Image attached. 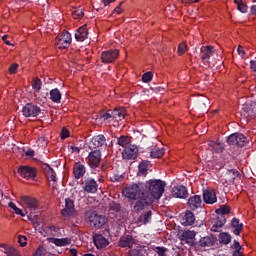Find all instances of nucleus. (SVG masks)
<instances>
[{
    "label": "nucleus",
    "instance_id": "53",
    "mask_svg": "<svg viewBox=\"0 0 256 256\" xmlns=\"http://www.w3.org/2000/svg\"><path fill=\"white\" fill-rule=\"evenodd\" d=\"M17 69H19V64L14 63L9 67V73L14 75V73H17Z\"/></svg>",
    "mask_w": 256,
    "mask_h": 256
},
{
    "label": "nucleus",
    "instance_id": "63",
    "mask_svg": "<svg viewBox=\"0 0 256 256\" xmlns=\"http://www.w3.org/2000/svg\"><path fill=\"white\" fill-rule=\"evenodd\" d=\"M233 256H243V252L241 250H235Z\"/></svg>",
    "mask_w": 256,
    "mask_h": 256
},
{
    "label": "nucleus",
    "instance_id": "22",
    "mask_svg": "<svg viewBox=\"0 0 256 256\" xmlns=\"http://www.w3.org/2000/svg\"><path fill=\"white\" fill-rule=\"evenodd\" d=\"M43 169L48 181L54 185V183L57 181V174L55 173V170H53L52 167L47 164L44 165Z\"/></svg>",
    "mask_w": 256,
    "mask_h": 256
},
{
    "label": "nucleus",
    "instance_id": "21",
    "mask_svg": "<svg viewBox=\"0 0 256 256\" xmlns=\"http://www.w3.org/2000/svg\"><path fill=\"white\" fill-rule=\"evenodd\" d=\"M213 55H215V48L213 46H206L201 49L202 61H209Z\"/></svg>",
    "mask_w": 256,
    "mask_h": 256
},
{
    "label": "nucleus",
    "instance_id": "48",
    "mask_svg": "<svg viewBox=\"0 0 256 256\" xmlns=\"http://www.w3.org/2000/svg\"><path fill=\"white\" fill-rule=\"evenodd\" d=\"M187 52V44L185 42H182L178 46V55H183Z\"/></svg>",
    "mask_w": 256,
    "mask_h": 256
},
{
    "label": "nucleus",
    "instance_id": "49",
    "mask_svg": "<svg viewBox=\"0 0 256 256\" xmlns=\"http://www.w3.org/2000/svg\"><path fill=\"white\" fill-rule=\"evenodd\" d=\"M153 79V74L151 72H146L142 76V81L144 83H149Z\"/></svg>",
    "mask_w": 256,
    "mask_h": 256
},
{
    "label": "nucleus",
    "instance_id": "38",
    "mask_svg": "<svg viewBox=\"0 0 256 256\" xmlns=\"http://www.w3.org/2000/svg\"><path fill=\"white\" fill-rule=\"evenodd\" d=\"M219 241L220 243H223L224 245H229L231 243V235L229 233H220L219 235Z\"/></svg>",
    "mask_w": 256,
    "mask_h": 256
},
{
    "label": "nucleus",
    "instance_id": "43",
    "mask_svg": "<svg viewBox=\"0 0 256 256\" xmlns=\"http://www.w3.org/2000/svg\"><path fill=\"white\" fill-rule=\"evenodd\" d=\"M153 213L151 211L146 212L144 215L140 216V221L143 222L144 225H147L151 221Z\"/></svg>",
    "mask_w": 256,
    "mask_h": 256
},
{
    "label": "nucleus",
    "instance_id": "33",
    "mask_svg": "<svg viewBox=\"0 0 256 256\" xmlns=\"http://www.w3.org/2000/svg\"><path fill=\"white\" fill-rule=\"evenodd\" d=\"M28 219L33 223L36 229H41V226L43 225V220L37 217V213L28 215Z\"/></svg>",
    "mask_w": 256,
    "mask_h": 256
},
{
    "label": "nucleus",
    "instance_id": "17",
    "mask_svg": "<svg viewBox=\"0 0 256 256\" xmlns=\"http://www.w3.org/2000/svg\"><path fill=\"white\" fill-rule=\"evenodd\" d=\"M98 188L99 185H97L95 179L88 178L84 181V191H86V193H97Z\"/></svg>",
    "mask_w": 256,
    "mask_h": 256
},
{
    "label": "nucleus",
    "instance_id": "32",
    "mask_svg": "<svg viewBox=\"0 0 256 256\" xmlns=\"http://www.w3.org/2000/svg\"><path fill=\"white\" fill-rule=\"evenodd\" d=\"M224 225H225V219L223 217L216 218L213 221V225L211 227V231H213L214 233H217L219 231V229H221V227H223Z\"/></svg>",
    "mask_w": 256,
    "mask_h": 256
},
{
    "label": "nucleus",
    "instance_id": "23",
    "mask_svg": "<svg viewBox=\"0 0 256 256\" xmlns=\"http://www.w3.org/2000/svg\"><path fill=\"white\" fill-rule=\"evenodd\" d=\"M237 177H239V172L237 170H228L224 175V182L226 185H231Z\"/></svg>",
    "mask_w": 256,
    "mask_h": 256
},
{
    "label": "nucleus",
    "instance_id": "55",
    "mask_svg": "<svg viewBox=\"0 0 256 256\" xmlns=\"http://www.w3.org/2000/svg\"><path fill=\"white\" fill-rule=\"evenodd\" d=\"M139 173H141L142 175H145V173H147V167H145L143 164H140Z\"/></svg>",
    "mask_w": 256,
    "mask_h": 256
},
{
    "label": "nucleus",
    "instance_id": "42",
    "mask_svg": "<svg viewBox=\"0 0 256 256\" xmlns=\"http://www.w3.org/2000/svg\"><path fill=\"white\" fill-rule=\"evenodd\" d=\"M217 215H229L231 213V208L229 206H221L220 208L216 209Z\"/></svg>",
    "mask_w": 256,
    "mask_h": 256
},
{
    "label": "nucleus",
    "instance_id": "45",
    "mask_svg": "<svg viewBox=\"0 0 256 256\" xmlns=\"http://www.w3.org/2000/svg\"><path fill=\"white\" fill-rule=\"evenodd\" d=\"M41 85H42L41 79H39V78L34 79V81L32 82V87H33L34 91H36L37 93H38V91L41 90Z\"/></svg>",
    "mask_w": 256,
    "mask_h": 256
},
{
    "label": "nucleus",
    "instance_id": "60",
    "mask_svg": "<svg viewBox=\"0 0 256 256\" xmlns=\"http://www.w3.org/2000/svg\"><path fill=\"white\" fill-rule=\"evenodd\" d=\"M25 155H26L27 157H34V156H35V151H33V150H27V151L25 152Z\"/></svg>",
    "mask_w": 256,
    "mask_h": 256
},
{
    "label": "nucleus",
    "instance_id": "2",
    "mask_svg": "<svg viewBox=\"0 0 256 256\" xmlns=\"http://www.w3.org/2000/svg\"><path fill=\"white\" fill-rule=\"evenodd\" d=\"M21 203L26 215H35V213H39V201H37V199L30 196H22Z\"/></svg>",
    "mask_w": 256,
    "mask_h": 256
},
{
    "label": "nucleus",
    "instance_id": "39",
    "mask_svg": "<svg viewBox=\"0 0 256 256\" xmlns=\"http://www.w3.org/2000/svg\"><path fill=\"white\" fill-rule=\"evenodd\" d=\"M4 253L7 256H21V252H19V250H17V248H14V247L5 248Z\"/></svg>",
    "mask_w": 256,
    "mask_h": 256
},
{
    "label": "nucleus",
    "instance_id": "37",
    "mask_svg": "<svg viewBox=\"0 0 256 256\" xmlns=\"http://www.w3.org/2000/svg\"><path fill=\"white\" fill-rule=\"evenodd\" d=\"M8 207H10V209H12L16 215H20V217H25L27 215V212H25V210L20 209L13 202H9Z\"/></svg>",
    "mask_w": 256,
    "mask_h": 256
},
{
    "label": "nucleus",
    "instance_id": "52",
    "mask_svg": "<svg viewBox=\"0 0 256 256\" xmlns=\"http://www.w3.org/2000/svg\"><path fill=\"white\" fill-rule=\"evenodd\" d=\"M18 243L20 247H26L27 246V237L26 236H19L18 237Z\"/></svg>",
    "mask_w": 256,
    "mask_h": 256
},
{
    "label": "nucleus",
    "instance_id": "35",
    "mask_svg": "<svg viewBox=\"0 0 256 256\" xmlns=\"http://www.w3.org/2000/svg\"><path fill=\"white\" fill-rule=\"evenodd\" d=\"M232 227H234V235H240L243 230V224L239 223V219L233 218L231 221Z\"/></svg>",
    "mask_w": 256,
    "mask_h": 256
},
{
    "label": "nucleus",
    "instance_id": "62",
    "mask_svg": "<svg viewBox=\"0 0 256 256\" xmlns=\"http://www.w3.org/2000/svg\"><path fill=\"white\" fill-rule=\"evenodd\" d=\"M8 35H4L3 37H2V40L4 41V43L6 44V45H11V42H9L7 39H8Z\"/></svg>",
    "mask_w": 256,
    "mask_h": 256
},
{
    "label": "nucleus",
    "instance_id": "34",
    "mask_svg": "<svg viewBox=\"0 0 256 256\" xmlns=\"http://www.w3.org/2000/svg\"><path fill=\"white\" fill-rule=\"evenodd\" d=\"M50 99L53 103H61V91L59 89H52L50 91Z\"/></svg>",
    "mask_w": 256,
    "mask_h": 256
},
{
    "label": "nucleus",
    "instance_id": "58",
    "mask_svg": "<svg viewBox=\"0 0 256 256\" xmlns=\"http://www.w3.org/2000/svg\"><path fill=\"white\" fill-rule=\"evenodd\" d=\"M237 51H238V55H240V57H243L245 55V50L243 49L242 46H239Z\"/></svg>",
    "mask_w": 256,
    "mask_h": 256
},
{
    "label": "nucleus",
    "instance_id": "1",
    "mask_svg": "<svg viewBox=\"0 0 256 256\" xmlns=\"http://www.w3.org/2000/svg\"><path fill=\"white\" fill-rule=\"evenodd\" d=\"M165 182L159 179L149 180L145 183L132 184L122 190V195L128 201H136L133 209L136 213L149 207L155 199L163 197L165 193Z\"/></svg>",
    "mask_w": 256,
    "mask_h": 256
},
{
    "label": "nucleus",
    "instance_id": "9",
    "mask_svg": "<svg viewBox=\"0 0 256 256\" xmlns=\"http://www.w3.org/2000/svg\"><path fill=\"white\" fill-rule=\"evenodd\" d=\"M227 143L229 145H237V147H245V143H247V138L243 134L234 133L228 137Z\"/></svg>",
    "mask_w": 256,
    "mask_h": 256
},
{
    "label": "nucleus",
    "instance_id": "10",
    "mask_svg": "<svg viewBox=\"0 0 256 256\" xmlns=\"http://www.w3.org/2000/svg\"><path fill=\"white\" fill-rule=\"evenodd\" d=\"M17 173L20 175V177H23V179H35V176L37 175L35 168L30 166L18 167Z\"/></svg>",
    "mask_w": 256,
    "mask_h": 256
},
{
    "label": "nucleus",
    "instance_id": "16",
    "mask_svg": "<svg viewBox=\"0 0 256 256\" xmlns=\"http://www.w3.org/2000/svg\"><path fill=\"white\" fill-rule=\"evenodd\" d=\"M90 147H92L93 149H97L99 147H107V140L105 139V136H94L91 139Z\"/></svg>",
    "mask_w": 256,
    "mask_h": 256
},
{
    "label": "nucleus",
    "instance_id": "30",
    "mask_svg": "<svg viewBox=\"0 0 256 256\" xmlns=\"http://www.w3.org/2000/svg\"><path fill=\"white\" fill-rule=\"evenodd\" d=\"M208 145L210 151H213L214 153H223V149H225L223 143L220 142L210 141Z\"/></svg>",
    "mask_w": 256,
    "mask_h": 256
},
{
    "label": "nucleus",
    "instance_id": "28",
    "mask_svg": "<svg viewBox=\"0 0 256 256\" xmlns=\"http://www.w3.org/2000/svg\"><path fill=\"white\" fill-rule=\"evenodd\" d=\"M195 223V215L191 211H187L184 218L182 219V225L189 227Z\"/></svg>",
    "mask_w": 256,
    "mask_h": 256
},
{
    "label": "nucleus",
    "instance_id": "36",
    "mask_svg": "<svg viewBox=\"0 0 256 256\" xmlns=\"http://www.w3.org/2000/svg\"><path fill=\"white\" fill-rule=\"evenodd\" d=\"M164 154H165V149L153 148L150 152V157H152V159H159L160 157H163Z\"/></svg>",
    "mask_w": 256,
    "mask_h": 256
},
{
    "label": "nucleus",
    "instance_id": "13",
    "mask_svg": "<svg viewBox=\"0 0 256 256\" xmlns=\"http://www.w3.org/2000/svg\"><path fill=\"white\" fill-rule=\"evenodd\" d=\"M119 57V50H108L101 54L102 63H113Z\"/></svg>",
    "mask_w": 256,
    "mask_h": 256
},
{
    "label": "nucleus",
    "instance_id": "61",
    "mask_svg": "<svg viewBox=\"0 0 256 256\" xmlns=\"http://www.w3.org/2000/svg\"><path fill=\"white\" fill-rule=\"evenodd\" d=\"M250 13H251L252 15H255V17H256V5H252V6H251V8H250Z\"/></svg>",
    "mask_w": 256,
    "mask_h": 256
},
{
    "label": "nucleus",
    "instance_id": "24",
    "mask_svg": "<svg viewBox=\"0 0 256 256\" xmlns=\"http://www.w3.org/2000/svg\"><path fill=\"white\" fill-rule=\"evenodd\" d=\"M89 32L87 31V25L81 26L75 33L76 41L83 42L87 39Z\"/></svg>",
    "mask_w": 256,
    "mask_h": 256
},
{
    "label": "nucleus",
    "instance_id": "5",
    "mask_svg": "<svg viewBox=\"0 0 256 256\" xmlns=\"http://www.w3.org/2000/svg\"><path fill=\"white\" fill-rule=\"evenodd\" d=\"M255 113H256V103L246 102L242 106L240 115L244 119V121L248 123L249 119H253V116L255 115Z\"/></svg>",
    "mask_w": 256,
    "mask_h": 256
},
{
    "label": "nucleus",
    "instance_id": "57",
    "mask_svg": "<svg viewBox=\"0 0 256 256\" xmlns=\"http://www.w3.org/2000/svg\"><path fill=\"white\" fill-rule=\"evenodd\" d=\"M250 67L256 73V58L250 62Z\"/></svg>",
    "mask_w": 256,
    "mask_h": 256
},
{
    "label": "nucleus",
    "instance_id": "4",
    "mask_svg": "<svg viewBox=\"0 0 256 256\" xmlns=\"http://www.w3.org/2000/svg\"><path fill=\"white\" fill-rule=\"evenodd\" d=\"M71 34L67 31L61 32L54 40L56 49H68L71 46Z\"/></svg>",
    "mask_w": 256,
    "mask_h": 256
},
{
    "label": "nucleus",
    "instance_id": "46",
    "mask_svg": "<svg viewBox=\"0 0 256 256\" xmlns=\"http://www.w3.org/2000/svg\"><path fill=\"white\" fill-rule=\"evenodd\" d=\"M33 256H47V250L43 246H39Z\"/></svg>",
    "mask_w": 256,
    "mask_h": 256
},
{
    "label": "nucleus",
    "instance_id": "20",
    "mask_svg": "<svg viewBox=\"0 0 256 256\" xmlns=\"http://www.w3.org/2000/svg\"><path fill=\"white\" fill-rule=\"evenodd\" d=\"M49 243H53L56 247H67L71 245V238H48Z\"/></svg>",
    "mask_w": 256,
    "mask_h": 256
},
{
    "label": "nucleus",
    "instance_id": "64",
    "mask_svg": "<svg viewBox=\"0 0 256 256\" xmlns=\"http://www.w3.org/2000/svg\"><path fill=\"white\" fill-rule=\"evenodd\" d=\"M201 103H203V105H208V103H209V99H208V98H206V97H202V99H201Z\"/></svg>",
    "mask_w": 256,
    "mask_h": 256
},
{
    "label": "nucleus",
    "instance_id": "41",
    "mask_svg": "<svg viewBox=\"0 0 256 256\" xmlns=\"http://www.w3.org/2000/svg\"><path fill=\"white\" fill-rule=\"evenodd\" d=\"M234 3L237 5V9L240 13H247V5L243 3V0H234Z\"/></svg>",
    "mask_w": 256,
    "mask_h": 256
},
{
    "label": "nucleus",
    "instance_id": "15",
    "mask_svg": "<svg viewBox=\"0 0 256 256\" xmlns=\"http://www.w3.org/2000/svg\"><path fill=\"white\" fill-rule=\"evenodd\" d=\"M168 249L161 246L148 247V256H167Z\"/></svg>",
    "mask_w": 256,
    "mask_h": 256
},
{
    "label": "nucleus",
    "instance_id": "26",
    "mask_svg": "<svg viewBox=\"0 0 256 256\" xmlns=\"http://www.w3.org/2000/svg\"><path fill=\"white\" fill-rule=\"evenodd\" d=\"M125 115H127V110L123 107L116 108L112 111V119H115V121H123Z\"/></svg>",
    "mask_w": 256,
    "mask_h": 256
},
{
    "label": "nucleus",
    "instance_id": "27",
    "mask_svg": "<svg viewBox=\"0 0 256 256\" xmlns=\"http://www.w3.org/2000/svg\"><path fill=\"white\" fill-rule=\"evenodd\" d=\"M201 196L195 195L188 199V206L192 211H195V209H199L201 207Z\"/></svg>",
    "mask_w": 256,
    "mask_h": 256
},
{
    "label": "nucleus",
    "instance_id": "25",
    "mask_svg": "<svg viewBox=\"0 0 256 256\" xmlns=\"http://www.w3.org/2000/svg\"><path fill=\"white\" fill-rule=\"evenodd\" d=\"M172 195L178 199H185L187 197V188L185 186H176L172 190Z\"/></svg>",
    "mask_w": 256,
    "mask_h": 256
},
{
    "label": "nucleus",
    "instance_id": "7",
    "mask_svg": "<svg viewBox=\"0 0 256 256\" xmlns=\"http://www.w3.org/2000/svg\"><path fill=\"white\" fill-rule=\"evenodd\" d=\"M137 153H139V148L135 145H129L122 151V159L133 161V159H137Z\"/></svg>",
    "mask_w": 256,
    "mask_h": 256
},
{
    "label": "nucleus",
    "instance_id": "40",
    "mask_svg": "<svg viewBox=\"0 0 256 256\" xmlns=\"http://www.w3.org/2000/svg\"><path fill=\"white\" fill-rule=\"evenodd\" d=\"M131 143V139L127 136H121L117 139V145L120 147H127Z\"/></svg>",
    "mask_w": 256,
    "mask_h": 256
},
{
    "label": "nucleus",
    "instance_id": "6",
    "mask_svg": "<svg viewBox=\"0 0 256 256\" xmlns=\"http://www.w3.org/2000/svg\"><path fill=\"white\" fill-rule=\"evenodd\" d=\"M61 215L64 219H70V217H75V202L71 198L65 199V207L61 211Z\"/></svg>",
    "mask_w": 256,
    "mask_h": 256
},
{
    "label": "nucleus",
    "instance_id": "47",
    "mask_svg": "<svg viewBox=\"0 0 256 256\" xmlns=\"http://www.w3.org/2000/svg\"><path fill=\"white\" fill-rule=\"evenodd\" d=\"M84 15L82 9H77L72 12L73 19H83Z\"/></svg>",
    "mask_w": 256,
    "mask_h": 256
},
{
    "label": "nucleus",
    "instance_id": "3",
    "mask_svg": "<svg viewBox=\"0 0 256 256\" xmlns=\"http://www.w3.org/2000/svg\"><path fill=\"white\" fill-rule=\"evenodd\" d=\"M86 219L90 227H94V229H101L107 223V218L97 214L95 211L86 212Z\"/></svg>",
    "mask_w": 256,
    "mask_h": 256
},
{
    "label": "nucleus",
    "instance_id": "56",
    "mask_svg": "<svg viewBox=\"0 0 256 256\" xmlns=\"http://www.w3.org/2000/svg\"><path fill=\"white\" fill-rule=\"evenodd\" d=\"M234 249H235V251H242L243 247L241 246V244L238 241H235Z\"/></svg>",
    "mask_w": 256,
    "mask_h": 256
},
{
    "label": "nucleus",
    "instance_id": "59",
    "mask_svg": "<svg viewBox=\"0 0 256 256\" xmlns=\"http://www.w3.org/2000/svg\"><path fill=\"white\" fill-rule=\"evenodd\" d=\"M113 118V112H107L103 115V119L107 120V119H112Z\"/></svg>",
    "mask_w": 256,
    "mask_h": 256
},
{
    "label": "nucleus",
    "instance_id": "50",
    "mask_svg": "<svg viewBox=\"0 0 256 256\" xmlns=\"http://www.w3.org/2000/svg\"><path fill=\"white\" fill-rule=\"evenodd\" d=\"M122 13H123V2H120L119 5L112 12V15H121Z\"/></svg>",
    "mask_w": 256,
    "mask_h": 256
},
{
    "label": "nucleus",
    "instance_id": "18",
    "mask_svg": "<svg viewBox=\"0 0 256 256\" xmlns=\"http://www.w3.org/2000/svg\"><path fill=\"white\" fill-rule=\"evenodd\" d=\"M203 200L207 205H213V203H217V194L214 190H206L203 192Z\"/></svg>",
    "mask_w": 256,
    "mask_h": 256
},
{
    "label": "nucleus",
    "instance_id": "19",
    "mask_svg": "<svg viewBox=\"0 0 256 256\" xmlns=\"http://www.w3.org/2000/svg\"><path fill=\"white\" fill-rule=\"evenodd\" d=\"M85 173H87L85 165L81 164V162H77L73 167V175L75 179H81V177L85 176Z\"/></svg>",
    "mask_w": 256,
    "mask_h": 256
},
{
    "label": "nucleus",
    "instance_id": "11",
    "mask_svg": "<svg viewBox=\"0 0 256 256\" xmlns=\"http://www.w3.org/2000/svg\"><path fill=\"white\" fill-rule=\"evenodd\" d=\"M101 164V151L94 150L88 155V165L91 169H97V167Z\"/></svg>",
    "mask_w": 256,
    "mask_h": 256
},
{
    "label": "nucleus",
    "instance_id": "12",
    "mask_svg": "<svg viewBox=\"0 0 256 256\" xmlns=\"http://www.w3.org/2000/svg\"><path fill=\"white\" fill-rule=\"evenodd\" d=\"M197 233L193 230H184L179 233V239L182 243H187V245H193L195 243V236Z\"/></svg>",
    "mask_w": 256,
    "mask_h": 256
},
{
    "label": "nucleus",
    "instance_id": "29",
    "mask_svg": "<svg viewBox=\"0 0 256 256\" xmlns=\"http://www.w3.org/2000/svg\"><path fill=\"white\" fill-rule=\"evenodd\" d=\"M148 253V248L139 246L136 249L130 250L129 256H148Z\"/></svg>",
    "mask_w": 256,
    "mask_h": 256
},
{
    "label": "nucleus",
    "instance_id": "14",
    "mask_svg": "<svg viewBox=\"0 0 256 256\" xmlns=\"http://www.w3.org/2000/svg\"><path fill=\"white\" fill-rule=\"evenodd\" d=\"M93 243L96 249H105L109 245V239L101 234H95L93 236Z\"/></svg>",
    "mask_w": 256,
    "mask_h": 256
},
{
    "label": "nucleus",
    "instance_id": "54",
    "mask_svg": "<svg viewBox=\"0 0 256 256\" xmlns=\"http://www.w3.org/2000/svg\"><path fill=\"white\" fill-rule=\"evenodd\" d=\"M61 137L62 139H67V137H69V130L63 128L61 132Z\"/></svg>",
    "mask_w": 256,
    "mask_h": 256
},
{
    "label": "nucleus",
    "instance_id": "51",
    "mask_svg": "<svg viewBox=\"0 0 256 256\" xmlns=\"http://www.w3.org/2000/svg\"><path fill=\"white\" fill-rule=\"evenodd\" d=\"M50 233L54 237H57V235H59V233H61V229L57 226H50Z\"/></svg>",
    "mask_w": 256,
    "mask_h": 256
},
{
    "label": "nucleus",
    "instance_id": "8",
    "mask_svg": "<svg viewBox=\"0 0 256 256\" xmlns=\"http://www.w3.org/2000/svg\"><path fill=\"white\" fill-rule=\"evenodd\" d=\"M22 113L24 117H37L41 115V108L33 103H28L23 107Z\"/></svg>",
    "mask_w": 256,
    "mask_h": 256
},
{
    "label": "nucleus",
    "instance_id": "31",
    "mask_svg": "<svg viewBox=\"0 0 256 256\" xmlns=\"http://www.w3.org/2000/svg\"><path fill=\"white\" fill-rule=\"evenodd\" d=\"M133 237L132 236H123L120 238L119 247H129L130 249L133 247Z\"/></svg>",
    "mask_w": 256,
    "mask_h": 256
},
{
    "label": "nucleus",
    "instance_id": "44",
    "mask_svg": "<svg viewBox=\"0 0 256 256\" xmlns=\"http://www.w3.org/2000/svg\"><path fill=\"white\" fill-rule=\"evenodd\" d=\"M123 179H125V176L119 175V174H113L110 177V181H112V183H121V181H123Z\"/></svg>",
    "mask_w": 256,
    "mask_h": 256
}]
</instances>
